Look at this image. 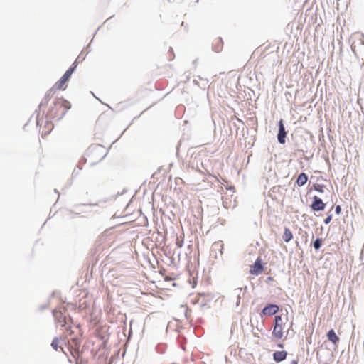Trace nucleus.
I'll use <instances>...</instances> for the list:
<instances>
[{"instance_id": "4468645a", "label": "nucleus", "mask_w": 364, "mask_h": 364, "mask_svg": "<svg viewBox=\"0 0 364 364\" xmlns=\"http://www.w3.org/2000/svg\"><path fill=\"white\" fill-rule=\"evenodd\" d=\"M58 343H59V341H58V338H54L53 340L52 341V343H51V346L53 347V349H55V350H58Z\"/></svg>"}, {"instance_id": "ddd939ff", "label": "nucleus", "mask_w": 364, "mask_h": 364, "mask_svg": "<svg viewBox=\"0 0 364 364\" xmlns=\"http://www.w3.org/2000/svg\"><path fill=\"white\" fill-rule=\"evenodd\" d=\"M321 245H322V239L316 238V240L314 242L313 246L315 250H318L321 247Z\"/></svg>"}, {"instance_id": "393cba45", "label": "nucleus", "mask_w": 364, "mask_h": 364, "mask_svg": "<svg viewBox=\"0 0 364 364\" xmlns=\"http://www.w3.org/2000/svg\"><path fill=\"white\" fill-rule=\"evenodd\" d=\"M362 36L364 38V34H362Z\"/></svg>"}, {"instance_id": "dca6fc26", "label": "nucleus", "mask_w": 364, "mask_h": 364, "mask_svg": "<svg viewBox=\"0 0 364 364\" xmlns=\"http://www.w3.org/2000/svg\"><path fill=\"white\" fill-rule=\"evenodd\" d=\"M331 219H332V215H328V216L324 219V223H325L326 225H328V224L331 222Z\"/></svg>"}, {"instance_id": "9d476101", "label": "nucleus", "mask_w": 364, "mask_h": 364, "mask_svg": "<svg viewBox=\"0 0 364 364\" xmlns=\"http://www.w3.org/2000/svg\"><path fill=\"white\" fill-rule=\"evenodd\" d=\"M292 237H293V235H292L291 230L288 228H285L284 235H283V240L286 242H288L292 239Z\"/></svg>"}, {"instance_id": "f8f14e48", "label": "nucleus", "mask_w": 364, "mask_h": 364, "mask_svg": "<svg viewBox=\"0 0 364 364\" xmlns=\"http://www.w3.org/2000/svg\"><path fill=\"white\" fill-rule=\"evenodd\" d=\"M53 316L54 317L58 320V321L60 323H61V318H63V315H62V313L60 311H53ZM62 322H63V323H61V326H65V321H62Z\"/></svg>"}, {"instance_id": "a211bd4d", "label": "nucleus", "mask_w": 364, "mask_h": 364, "mask_svg": "<svg viewBox=\"0 0 364 364\" xmlns=\"http://www.w3.org/2000/svg\"><path fill=\"white\" fill-rule=\"evenodd\" d=\"M335 212H336V214H338V215L341 213V206H340V205H336V206Z\"/></svg>"}, {"instance_id": "39448f33", "label": "nucleus", "mask_w": 364, "mask_h": 364, "mask_svg": "<svg viewBox=\"0 0 364 364\" xmlns=\"http://www.w3.org/2000/svg\"><path fill=\"white\" fill-rule=\"evenodd\" d=\"M279 311V306L277 304H268L262 310V315H274Z\"/></svg>"}, {"instance_id": "f257e3e1", "label": "nucleus", "mask_w": 364, "mask_h": 364, "mask_svg": "<svg viewBox=\"0 0 364 364\" xmlns=\"http://www.w3.org/2000/svg\"><path fill=\"white\" fill-rule=\"evenodd\" d=\"M272 335L277 339H280L283 337V321L282 316L279 315H277L274 317Z\"/></svg>"}, {"instance_id": "b1692460", "label": "nucleus", "mask_w": 364, "mask_h": 364, "mask_svg": "<svg viewBox=\"0 0 364 364\" xmlns=\"http://www.w3.org/2000/svg\"><path fill=\"white\" fill-rule=\"evenodd\" d=\"M360 44H361V45H363V46H364V41H361V43H360Z\"/></svg>"}, {"instance_id": "1a4fd4ad", "label": "nucleus", "mask_w": 364, "mask_h": 364, "mask_svg": "<svg viewBox=\"0 0 364 364\" xmlns=\"http://www.w3.org/2000/svg\"><path fill=\"white\" fill-rule=\"evenodd\" d=\"M308 180V176L305 173H301L296 180V184L299 186H302L306 184Z\"/></svg>"}, {"instance_id": "20e7f679", "label": "nucleus", "mask_w": 364, "mask_h": 364, "mask_svg": "<svg viewBox=\"0 0 364 364\" xmlns=\"http://www.w3.org/2000/svg\"><path fill=\"white\" fill-rule=\"evenodd\" d=\"M286 136H287V132L285 131V127H284V125L283 123V120L280 119L279 122V130H278V134H277L278 141L280 144H284L286 141H285Z\"/></svg>"}, {"instance_id": "f3484780", "label": "nucleus", "mask_w": 364, "mask_h": 364, "mask_svg": "<svg viewBox=\"0 0 364 364\" xmlns=\"http://www.w3.org/2000/svg\"><path fill=\"white\" fill-rule=\"evenodd\" d=\"M52 95V90H49L47 94H46V102H48V101L49 100V97L50 96Z\"/></svg>"}, {"instance_id": "423d86ee", "label": "nucleus", "mask_w": 364, "mask_h": 364, "mask_svg": "<svg viewBox=\"0 0 364 364\" xmlns=\"http://www.w3.org/2000/svg\"><path fill=\"white\" fill-rule=\"evenodd\" d=\"M263 271V266L262 264V261L259 258H258L255 264L252 265L251 269H250V273L254 274V275H259L262 273V272Z\"/></svg>"}, {"instance_id": "9b49d317", "label": "nucleus", "mask_w": 364, "mask_h": 364, "mask_svg": "<svg viewBox=\"0 0 364 364\" xmlns=\"http://www.w3.org/2000/svg\"><path fill=\"white\" fill-rule=\"evenodd\" d=\"M242 288H237L235 289H234V294L237 296V301H236V306H238L240 305V300H241V292H242Z\"/></svg>"}, {"instance_id": "7ed1b4c3", "label": "nucleus", "mask_w": 364, "mask_h": 364, "mask_svg": "<svg viewBox=\"0 0 364 364\" xmlns=\"http://www.w3.org/2000/svg\"><path fill=\"white\" fill-rule=\"evenodd\" d=\"M326 204L323 202V200L315 196L313 198V202L311 205V208L314 211H321L325 209Z\"/></svg>"}, {"instance_id": "aec40b11", "label": "nucleus", "mask_w": 364, "mask_h": 364, "mask_svg": "<svg viewBox=\"0 0 364 364\" xmlns=\"http://www.w3.org/2000/svg\"><path fill=\"white\" fill-rule=\"evenodd\" d=\"M176 245L178 247H181L183 246V241L177 240Z\"/></svg>"}, {"instance_id": "4be33fe9", "label": "nucleus", "mask_w": 364, "mask_h": 364, "mask_svg": "<svg viewBox=\"0 0 364 364\" xmlns=\"http://www.w3.org/2000/svg\"><path fill=\"white\" fill-rule=\"evenodd\" d=\"M215 246H219V247H220L221 248H223V245H221V244H215ZM220 254H221V255L223 254L222 249H220Z\"/></svg>"}, {"instance_id": "6ab92c4d", "label": "nucleus", "mask_w": 364, "mask_h": 364, "mask_svg": "<svg viewBox=\"0 0 364 364\" xmlns=\"http://www.w3.org/2000/svg\"><path fill=\"white\" fill-rule=\"evenodd\" d=\"M351 50H352L353 53L355 55H357V53H356V46L355 45L354 43L351 45Z\"/></svg>"}, {"instance_id": "412c9836", "label": "nucleus", "mask_w": 364, "mask_h": 364, "mask_svg": "<svg viewBox=\"0 0 364 364\" xmlns=\"http://www.w3.org/2000/svg\"><path fill=\"white\" fill-rule=\"evenodd\" d=\"M79 62H80V57H77V59L75 60V61L73 63V66H74L75 65H76V66H77Z\"/></svg>"}, {"instance_id": "0eeeda50", "label": "nucleus", "mask_w": 364, "mask_h": 364, "mask_svg": "<svg viewBox=\"0 0 364 364\" xmlns=\"http://www.w3.org/2000/svg\"><path fill=\"white\" fill-rule=\"evenodd\" d=\"M287 353L285 350L276 351L273 353V359L275 362L279 363L286 359Z\"/></svg>"}, {"instance_id": "f03ea898", "label": "nucleus", "mask_w": 364, "mask_h": 364, "mask_svg": "<svg viewBox=\"0 0 364 364\" xmlns=\"http://www.w3.org/2000/svg\"><path fill=\"white\" fill-rule=\"evenodd\" d=\"M76 69V65L70 67L61 77V78L55 85V87L58 90L63 88L65 83L70 79V76Z\"/></svg>"}, {"instance_id": "6e6552de", "label": "nucleus", "mask_w": 364, "mask_h": 364, "mask_svg": "<svg viewBox=\"0 0 364 364\" xmlns=\"http://www.w3.org/2000/svg\"><path fill=\"white\" fill-rule=\"evenodd\" d=\"M328 339L331 341L333 344H336L339 341V338L336 334L334 330L331 329L327 333Z\"/></svg>"}, {"instance_id": "2eb2a0df", "label": "nucleus", "mask_w": 364, "mask_h": 364, "mask_svg": "<svg viewBox=\"0 0 364 364\" xmlns=\"http://www.w3.org/2000/svg\"><path fill=\"white\" fill-rule=\"evenodd\" d=\"M314 189L318 191V192H320V193H322L323 191V187L320 185H315L314 186Z\"/></svg>"}, {"instance_id": "5701e85b", "label": "nucleus", "mask_w": 364, "mask_h": 364, "mask_svg": "<svg viewBox=\"0 0 364 364\" xmlns=\"http://www.w3.org/2000/svg\"><path fill=\"white\" fill-rule=\"evenodd\" d=\"M290 364H298V362L296 360H293Z\"/></svg>"}]
</instances>
